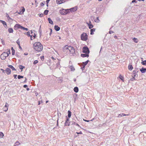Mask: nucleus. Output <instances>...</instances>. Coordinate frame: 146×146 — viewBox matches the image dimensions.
<instances>
[{"label": "nucleus", "mask_w": 146, "mask_h": 146, "mask_svg": "<svg viewBox=\"0 0 146 146\" xmlns=\"http://www.w3.org/2000/svg\"><path fill=\"white\" fill-rule=\"evenodd\" d=\"M136 2V0H133L132 1V3H133L134 2Z\"/></svg>", "instance_id": "obj_62"}, {"label": "nucleus", "mask_w": 146, "mask_h": 146, "mask_svg": "<svg viewBox=\"0 0 146 146\" xmlns=\"http://www.w3.org/2000/svg\"><path fill=\"white\" fill-rule=\"evenodd\" d=\"M89 28L90 29H91L93 27V25L92 24H90V25H88Z\"/></svg>", "instance_id": "obj_35"}, {"label": "nucleus", "mask_w": 146, "mask_h": 146, "mask_svg": "<svg viewBox=\"0 0 146 146\" xmlns=\"http://www.w3.org/2000/svg\"><path fill=\"white\" fill-rule=\"evenodd\" d=\"M41 26H40V28L39 29V31L40 32V31H41Z\"/></svg>", "instance_id": "obj_60"}, {"label": "nucleus", "mask_w": 146, "mask_h": 146, "mask_svg": "<svg viewBox=\"0 0 146 146\" xmlns=\"http://www.w3.org/2000/svg\"><path fill=\"white\" fill-rule=\"evenodd\" d=\"M25 81H24V83H26L27 82V78H26L25 77Z\"/></svg>", "instance_id": "obj_55"}, {"label": "nucleus", "mask_w": 146, "mask_h": 146, "mask_svg": "<svg viewBox=\"0 0 146 146\" xmlns=\"http://www.w3.org/2000/svg\"><path fill=\"white\" fill-rule=\"evenodd\" d=\"M137 38H134L133 39L134 40V41L136 42V43H137V41H136V39Z\"/></svg>", "instance_id": "obj_50"}, {"label": "nucleus", "mask_w": 146, "mask_h": 146, "mask_svg": "<svg viewBox=\"0 0 146 146\" xmlns=\"http://www.w3.org/2000/svg\"><path fill=\"white\" fill-rule=\"evenodd\" d=\"M122 115V116H126V115H129V114H125L124 113H122L121 114Z\"/></svg>", "instance_id": "obj_45"}, {"label": "nucleus", "mask_w": 146, "mask_h": 146, "mask_svg": "<svg viewBox=\"0 0 146 146\" xmlns=\"http://www.w3.org/2000/svg\"><path fill=\"white\" fill-rule=\"evenodd\" d=\"M141 63L142 64L144 65H146V60L142 61Z\"/></svg>", "instance_id": "obj_30"}, {"label": "nucleus", "mask_w": 146, "mask_h": 146, "mask_svg": "<svg viewBox=\"0 0 146 146\" xmlns=\"http://www.w3.org/2000/svg\"><path fill=\"white\" fill-rule=\"evenodd\" d=\"M81 56L83 57H89V54H82L81 55Z\"/></svg>", "instance_id": "obj_14"}, {"label": "nucleus", "mask_w": 146, "mask_h": 146, "mask_svg": "<svg viewBox=\"0 0 146 146\" xmlns=\"http://www.w3.org/2000/svg\"><path fill=\"white\" fill-rule=\"evenodd\" d=\"M19 68L21 70H22L23 68H25V66H23L21 65H19Z\"/></svg>", "instance_id": "obj_28"}, {"label": "nucleus", "mask_w": 146, "mask_h": 146, "mask_svg": "<svg viewBox=\"0 0 146 146\" xmlns=\"http://www.w3.org/2000/svg\"><path fill=\"white\" fill-rule=\"evenodd\" d=\"M8 104L7 103H6L5 106V107H4L5 108L6 107V109L5 110H4V111H7L8 110Z\"/></svg>", "instance_id": "obj_23"}, {"label": "nucleus", "mask_w": 146, "mask_h": 146, "mask_svg": "<svg viewBox=\"0 0 146 146\" xmlns=\"http://www.w3.org/2000/svg\"><path fill=\"white\" fill-rule=\"evenodd\" d=\"M23 78V76H21V75H18V78L19 79H20L21 78Z\"/></svg>", "instance_id": "obj_37"}, {"label": "nucleus", "mask_w": 146, "mask_h": 146, "mask_svg": "<svg viewBox=\"0 0 146 146\" xmlns=\"http://www.w3.org/2000/svg\"><path fill=\"white\" fill-rule=\"evenodd\" d=\"M133 75L132 76L133 78L131 79V81H133L134 80H135V76L136 74V72L135 71H133V74H132Z\"/></svg>", "instance_id": "obj_9"}, {"label": "nucleus", "mask_w": 146, "mask_h": 146, "mask_svg": "<svg viewBox=\"0 0 146 146\" xmlns=\"http://www.w3.org/2000/svg\"><path fill=\"white\" fill-rule=\"evenodd\" d=\"M32 35V38L34 37L33 38H35V37L36 36L35 33H34V34H33V35Z\"/></svg>", "instance_id": "obj_46"}, {"label": "nucleus", "mask_w": 146, "mask_h": 146, "mask_svg": "<svg viewBox=\"0 0 146 146\" xmlns=\"http://www.w3.org/2000/svg\"><path fill=\"white\" fill-rule=\"evenodd\" d=\"M69 66V68L70 69L71 71H74L75 70V69L74 67L72 66Z\"/></svg>", "instance_id": "obj_18"}, {"label": "nucleus", "mask_w": 146, "mask_h": 146, "mask_svg": "<svg viewBox=\"0 0 146 146\" xmlns=\"http://www.w3.org/2000/svg\"><path fill=\"white\" fill-rule=\"evenodd\" d=\"M18 44L19 46H20V42L19 40L18 39L17 40L16 42Z\"/></svg>", "instance_id": "obj_40"}, {"label": "nucleus", "mask_w": 146, "mask_h": 146, "mask_svg": "<svg viewBox=\"0 0 146 146\" xmlns=\"http://www.w3.org/2000/svg\"><path fill=\"white\" fill-rule=\"evenodd\" d=\"M31 40H33L32 39V35H31Z\"/></svg>", "instance_id": "obj_64"}, {"label": "nucleus", "mask_w": 146, "mask_h": 146, "mask_svg": "<svg viewBox=\"0 0 146 146\" xmlns=\"http://www.w3.org/2000/svg\"><path fill=\"white\" fill-rule=\"evenodd\" d=\"M68 9H63L62 10H60V14L62 15H66L68 13Z\"/></svg>", "instance_id": "obj_6"}, {"label": "nucleus", "mask_w": 146, "mask_h": 146, "mask_svg": "<svg viewBox=\"0 0 146 146\" xmlns=\"http://www.w3.org/2000/svg\"><path fill=\"white\" fill-rule=\"evenodd\" d=\"M8 19V20L9 21H13V19H11V17H9V18Z\"/></svg>", "instance_id": "obj_44"}, {"label": "nucleus", "mask_w": 146, "mask_h": 146, "mask_svg": "<svg viewBox=\"0 0 146 146\" xmlns=\"http://www.w3.org/2000/svg\"><path fill=\"white\" fill-rule=\"evenodd\" d=\"M8 51L9 52V53L8 52H4L2 53L0 56L1 59L2 60H4L7 57H8L9 54H10V49H7Z\"/></svg>", "instance_id": "obj_2"}, {"label": "nucleus", "mask_w": 146, "mask_h": 146, "mask_svg": "<svg viewBox=\"0 0 146 146\" xmlns=\"http://www.w3.org/2000/svg\"><path fill=\"white\" fill-rule=\"evenodd\" d=\"M17 75L16 74H14L13 75V76L15 78L17 79Z\"/></svg>", "instance_id": "obj_48"}, {"label": "nucleus", "mask_w": 146, "mask_h": 146, "mask_svg": "<svg viewBox=\"0 0 146 146\" xmlns=\"http://www.w3.org/2000/svg\"><path fill=\"white\" fill-rule=\"evenodd\" d=\"M140 71L142 73H144L146 72V68H142L141 69H140Z\"/></svg>", "instance_id": "obj_12"}, {"label": "nucleus", "mask_w": 146, "mask_h": 146, "mask_svg": "<svg viewBox=\"0 0 146 146\" xmlns=\"http://www.w3.org/2000/svg\"><path fill=\"white\" fill-rule=\"evenodd\" d=\"M122 116V115L121 114H119L118 116V117H121Z\"/></svg>", "instance_id": "obj_49"}, {"label": "nucleus", "mask_w": 146, "mask_h": 146, "mask_svg": "<svg viewBox=\"0 0 146 146\" xmlns=\"http://www.w3.org/2000/svg\"><path fill=\"white\" fill-rule=\"evenodd\" d=\"M74 91L75 92L77 93L78 91V87H75L74 89Z\"/></svg>", "instance_id": "obj_19"}, {"label": "nucleus", "mask_w": 146, "mask_h": 146, "mask_svg": "<svg viewBox=\"0 0 146 146\" xmlns=\"http://www.w3.org/2000/svg\"><path fill=\"white\" fill-rule=\"evenodd\" d=\"M0 21H1V22L3 24L5 27L7 26L6 23L5 21L2 20H0Z\"/></svg>", "instance_id": "obj_15"}, {"label": "nucleus", "mask_w": 146, "mask_h": 146, "mask_svg": "<svg viewBox=\"0 0 146 146\" xmlns=\"http://www.w3.org/2000/svg\"><path fill=\"white\" fill-rule=\"evenodd\" d=\"M1 42L3 45H4L5 44V42L3 40L1 39Z\"/></svg>", "instance_id": "obj_47"}, {"label": "nucleus", "mask_w": 146, "mask_h": 146, "mask_svg": "<svg viewBox=\"0 0 146 146\" xmlns=\"http://www.w3.org/2000/svg\"><path fill=\"white\" fill-rule=\"evenodd\" d=\"M6 17H7V19L9 18V15H8V14H6Z\"/></svg>", "instance_id": "obj_53"}, {"label": "nucleus", "mask_w": 146, "mask_h": 146, "mask_svg": "<svg viewBox=\"0 0 146 146\" xmlns=\"http://www.w3.org/2000/svg\"><path fill=\"white\" fill-rule=\"evenodd\" d=\"M8 66L9 68H11L13 70H16V69L11 65H9Z\"/></svg>", "instance_id": "obj_17"}, {"label": "nucleus", "mask_w": 146, "mask_h": 146, "mask_svg": "<svg viewBox=\"0 0 146 146\" xmlns=\"http://www.w3.org/2000/svg\"><path fill=\"white\" fill-rule=\"evenodd\" d=\"M50 33L49 34V35H50L51 34V33H52V29H50Z\"/></svg>", "instance_id": "obj_51"}, {"label": "nucleus", "mask_w": 146, "mask_h": 146, "mask_svg": "<svg viewBox=\"0 0 146 146\" xmlns=\"http://www.w3.org/2000/svg\"><path fill=\"white\" fill-rule=\"evenodd\" d=\"M70 9L71 10V11H76L77 10V7H75L72 8H71Z\"/></svg>", "instance_id": "obj_27"}, {"label": "nucleus", "mask_w": 146, "mask_h": 146, "mask_svg": "<svg viewBox=\"0 0 146 146\" xmlns=\"http://www.w3.org/2000/svg\"><path fill=\"white\" fill-rule=\"evenodd\" d=\"M128 68L129 70H131L133 69V67L131 65L129 64L128 66Z\"/></svg>", "instance_id": "obj_24"}, {"label": "nucleus", "mask_w": 146, "mask_h": 146, "mask_svg": "<svg viewBox=\"0 0 146 146\" xmlns=\"http://www.w3.org/2000/svg\"><path fill=\"white\" fill-rule=\"evenodd\" d=\"M42 103V101H39L38 102V105H40V103Z\"/></svg>", "instance_id": "obj_58"}, {"label": "nucleus", "mask_w": 146, "mask_h": 146, "mask_svg": "<svg viewBox=\"0 0 146 146\" xmlns=\"http://www.w3.org/2000/svg\"><path fill=\"white\" fill-rule=\"evenodd\" d=\"M38 61L37 60H35L33 62V64H36L38 63Z\"/></svg>", "instance_id": "obj_38"}, {"label": "nucleus", "mask_w": 146, "mask_h": 146, "mask_svg": "<svg viewBox=\"0 0 146 146\" xmlns=\"http://www.w3.org/2000/svg\"><path fill=\"white\" fill-rule=\"evenodd\" d=\"M109 33H110V34H111V33H113V31H109Z\"/></svg>", "instance_id": "obj_59"}, {"label": "nucleus", "mask_w": 146, "mask_h": 146, "mask_svg": "<svg viewBox=\"0 0 146 146\" xmlns=\"http://www.w3.org/2000/svg\"><path fill=\"white\" fill-rule=\"evenodd\" d=\"M96 29H91L90 30V34L91 35H93L94 34V32L95 31Z\"/></svg>", "instance_id": "obj_16"}, {"label": "nucleus", "mask_w": 146, "mask_h": 146, "mask_svg": "<svg viewBox=\"0 0 146 146\" xmlns=\"http://www.w3.org/2000/svg\"><path fill=\"white\" fill-rule=\"evenodd\" d=\"M48 20L49 23L51 24V25H53V21L50 18H48Z\"/></svg>", "instance_id": "obj_20"}, {"label": "nucleus", "mask_w": 146, "mask_h": 146, "mask_svg": "<svg viewBox=\"0 0 146 146\" xmlns=\"http://www.w3.org/2000/svg\"><path fill=\"white\" fill-rule=\"evenodd\" d=\"M87 24H88V25H90V24H92L91 21H89V23H87Z\"/></svg>", "instance_id": "obj_56"}, {"label": "nucleus", "mask_w": 146, "mask_h": 146, "mask_svg": "<svg viewBox=\"0 0 146 146\" xmlns=\"http://www.w3.org/2000/svg\"><path fill=\"white\" fill-rule=\"evenodd\" d=\"M4 135L2 132H0V139L1 138L4 136Z\"/></svg>", "instance_id": "obj_31"}, {"label": "nucleus", "mask_w": 146, "mask_h": 146, "mask_svg": "<svg viewBox=\"0 0 146 146\" xmlns=\"http://www.w3.org/2000/svg\"><path fill=\"white\" fill-rule=\"evenodd\" d=\"M8 31L9 33H13V30L12 28H9L8 29Z\"/></svg>", "instance_id": "obj_21"}, {"label": "nucleus", "mask_w": 146, "mask_h": 146, "mask_svg": "<svg viewBox=\"0 0 146 146\" xmlns=\"http://www.w3.org/2000/svg\"><path fill=\"white\" fill-rule=\"evenodd\" d=\"M94 21L96 23H98L100 21L98 19V17H97L96 19Z\"/></svg>", "instance_id": "obj_34"}, {"label": "nucleus", "mask_w": 146, "mask_h": 146, "mask_svg": "<svg viewBox=\"0 0 146 146\" xmlns=\"http://www.w3.org/2000/svg\"><path fill=\"white\" fill-rule=\"evenodd\" d=\"M82 52L86 54H89L90 52L89 49L87 46H84L83 48Z\"/></svg>", "instance_id": "obj_5"}, {"label": "nucleus", "mask_w": 146, "mask_h": 146, "mask_svg": "<svg viewBox=\"0 0 146 146\" xmlns=\"http://www.w3.org/2000/svg\"><path fill=\"white\" fill-rule=\"evenodd\" d=\"M54 28L55 30L56 31H59L60 29V28L59 27L56 25L54 26Z\"/></svg>", "instance_id": "obj_13"}, {"label": "nucleus", "mask_w": 146, "mask_h": 146, "mask_svg": "<svg viewBox=\"0 0 146 146\" xmlns=\"http://www.w3.org/2000/svg\"><path fill=\"white\" fill-rule=\"evenodd\" d=\"M1 70H2L3 72L4 73H5L6 72V70H4L3 69L1 68Z\"/></svg>", "instance_id": "obj_43"}, {"label": "nucleus", "mask_w": 146, "mask_h": 146, "mask_svg": "<svg viewBox=\"0 0 146 146\" xmlns=\"http://www.w3.org/2000/svg\"><path fill=\"white\" fill-rule=\"evenodd\" d=\"M66 48H65L64 50H66ZM69 50V52L70 54L73 55L75 53V49L72 46H69L68 48H67V50Z\"/></svg>", "instance_id": "obj_3"}, {"label": "nucleus", "mask_w": 146, "mask_h": 146, "mask_svg": "<svg viewBox=\"0 0 146 146\" xmlns=\"http://www.w3.org/2000/svg\"><path fill=\"white\" fill-rule=\"evenodd\" d=\"M66 121H69V119L67 117H66Z\"/></svg>", "instance_id": "obj_57"}, {"label": "nucleus", "mask_w": 146, "mask_h": 146, "mask_svg": "<svg viewBox=\"0 0 146 146\" xmlns=\"http://www.w3.org/2000/svg\"><path fill=\"white\" fill-rule=\"evenodd\" d=\"M74 124L75 125H77V126H79V127L80 126V125L78 124H77V123H75Z\"/></svg>", "instance_id": "obj_61"}, {"label": "nucleus", "mask_w": 146, "mask_h": 146, "mask_svg": "<svg viewBox=\"0 0 146 146\" xmlns=\"http://www.w3.org/2000/svg\"><path fill=\"white\" fill-rule=\"evenodd\" d=\"M81 38L83 40L86 41L88 39V36L85 33H83L81 35Z\"/></svg>", "instance_id": "obj_4"}, {"label": "nucleus", "mask_w": 146, "mask_h": 146, "mask_svg": "<svg viewBox=\"0 0 146 146\" xmlns=\"http://www.w3.org/2000/svg\"><path fill=\"white\" fill-rule=\"evenodd\" d=\"M50 0H46V3H48L50 1Z\"/></svg>", "instance_id": "obj_63"}, {"label": "nucleus", "mask_w": 146, "mask_h": 146, "mask_svg": "<svg viewBox=\"0 0 146 146\" xmlns=\"http://www.w3.org/2000/svg\"><path fill=\"white\" fill-rule=\"evenodd\" d=\"M15 144L17 146H18L20 144V143L18 141H17Z\"/></svg>", "instance_id": "obj_33"}, {"label": "nucleus", "mask_w": 146, "mask_h": 146, "mask_svg": "<svg viewBox=\"0 0 146 146\" xmlns=\"http://www.w3.org/2000/svg\"><path fill=\"white\" fill-rule=\"evenodd\" d=\"M56 2L58 4H61L63 3L62 0H57Z\"/></svg>", "instance_id": "obj_25"}, {"label": "nucleus", "mask_w": 146, "mask_h": 146, "mask_svg": "<svg viewBox=\"0 0 146 146\" xmlns=\"http://www.w3.org/2000/svg\"><path fill=\"white\" fill-rule=\"evenodd\" d=\"M6 72L7 74L9 75L11 73V70L9 68H7L6 70Z\"/></svg>", "instance_id": "obj_11"}, {"label": "nucleus", "mask_w": 146, "mask_h": 146, "mask_svg": "<svg viewBox=\"0 0 146 146\" xmlns=\"http://www.w3.org/2000/svg\"><path fill=\"white\" fill-rule=\"evenodd\" d=\"M68 117L69 118L71 116V112L70 111H68Z\"/></svg>", "instance_id": "obj_26"}, {"label": "nucleus", "mask_w": 146, "mask_h": 146, "mask_svg": "<svg viewBox=\"0 0 146 146\" xmlns=\"http://www.w3.org/2000/svg\"><path fill=\"white\" fill-rule=\"evenodd\" d=\"M21 25L16 24L14 27V29H18L20 28L21 29Z\"/></svg>", "instance_id": "obj_10"}, {"label": "nucleus", "mask_w": 146, "mask_h": 146, "mask_svg": "<svg viewBox=\"0 0 146 146\" xmlns=\"http://www.w3.org/2000/svg\"><path fill=\"white\" fill-rule=\"evenodd\" d=\"M15 50H13L12 51V55H14L15 54Z\"/></svg>", "instance_id": "obj_42"}, {"label": "nucleus", "mask_w": 146, "mask_h": 146, "mask_svg": "<svg viewBox=\"0 0 146 146\" xmlns=\"http://www.w3.org/2000/svg\"><path fill=\"white\" fill-rule=\"evenodd\" d=\"M48 12V10H45L44 12V14L45 15H47Z\"/></svg>", "instance_id": "obj_36"}, {"label": "nucleus", "mask_w": 146, "mask_h": 146, "mask_svg": "<svg viewBox=\"0 0 146 146\" xmlns=\"http://www.w3.org/2000/svg\"><path fill=\"white\" fill-rule=\"evenodd\" d=\"M25 8L23 7H22L19 10V13L20 15H22L23 14V13L25 12Z\"/></svg>", "instance_id": "obj_7"}, {"label": "nucleus", "mask_w": 146, "mask_h": 146, "mask_svg": "<svg viewBox=\"0 0 146 146\" xmlns=\"http://www.w3.org/2000/svg\"><path fill=\"white\" fill-rule=\"evenodd\" d=\"M89 61L88 60H87L86 62H83L82 63L84 65V68H85V66L86 65H87V64L88 63Z\"/></svg>", "instance_id": "obj_22"}, {"label": "nucleus", "mask_w": 146, "mask_h": 146, "mask_svg": "<svg viewBox=\"0 0 146 146\" xmlns=\"http://www.w3.org/2000/svg\"><path fill=\"white\" fill-rule=\"evenodd\" d=\"M27 87V85H25L23 86V87L25 88H26Z\"/></svg>", "instance_id": "obj_54"}, {"label": "nucleus", "mask_w": 146, "mask_h": 146, "mask_svg": "<svg viewBox=\"0 0 146 146\" xmlns=\"http://www.w3.org/2000/svg\"><path fill=\"white\" fill-rule=\"evenodd\" d=\"M34 49L38 52L41 51L43 49L42 44L39 42H35L33 44Z\"/></svg>", "instance_id": "obj_1"}, {"label": "nucleus", "mask_w": 146, "mask_h": 146, "mask_svg": "<svg viewBox=\"0 0 146 146\" xmlns=\"http://www.w3.org/2000/svg\"><path fill=\"white\" fill-rule=\"evenodd\" d=\"M69 48V46H66L65 47H64V48H63V50L64 52L66 54H68L69 53V50H64V49L65 48Z\"/></svg>", "instance_id": "obj_8"}, {"label": "nucleus", "mask_w": 146, "mask_h": 146, "mask_svg": "<svg viewBox=\"0 0 146 146\" xmlns=\"http://www.w3.org/2000/svg\"><path fill=\"white\" fill-rule=\"evenodd\" d=\"M76 133L78 134H82V133L81 131H80V132L79 133H78V132H76Z\"/></svg>", "instance_id": "obj_52"}, {"label": "nucleus", "mask_w": 146, "mask_h": 146, "mask_svg": "<svg viewBox=\"0 0 146 146\" xmlns=\"http://www.w3.org/2000/svg\"><path fill=\"white\" fill-rule=\"evenodd\" d=\"M45 2H42L40 3V5L41 6H43L44 5V4H45Z\"/></svg>", "instance_id": "obj_41"}, {"label": "nucleus", "mask_w": 146, "mask_h": 146, "mask_svg": "<svg viewBox=\"0 0 146 146\" xmlns=\"http://www.w3.org/2000/svg\"><path fill=\"white\" fill-rule=\"evenodd\" d=\"M30 33L29 32H27V35L28 36H31L30 34Z\"/></svg>", "instance_id": "obj_39"}, {"label": "nucleus", "mask_w": 146, "mask_h": 146, "mask_svg": "<svg viewBox=\"0 0 146 146\" xmlns=\"http://www.w3.org/2000/svg\"><path fill=\"white\" fill-rule=\"evenodd\" d=\"M21 29H23V30H25L26 31H28V28H25L24 27H23L22 26H21Z\"/></svg>", "instance_id": "obj_29"}, {"label": "nucleus", "mask_w": 146, "mask_h": 146, "mask_svg": "<svg viewBox=\"0 0 146 146\" xmlns=\"http://www.w3.org/2000/svg\"><path fill=\"white\" fill-rule=\"evenodd\" d=\"M64 125L65 126H69L70 125L68 121H66Z\"/></svg>", "instance_id": "obj_32"}]
</instances>
